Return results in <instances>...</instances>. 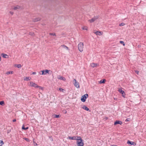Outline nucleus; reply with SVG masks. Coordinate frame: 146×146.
I'll use <instances>...</instances> for the list:
<instances>
[{
	"label": "nucleus",
	"mask_w": 146,
	"mask_h": 146,
	"mask_svg": "<svg viewBox=\"0 0 146 146\" xmlns=\"http://www.w3.org/2000/svg\"><path fill=\"white\" fill-rule=\"evenodd\" d=\"M77 144L78 146H83L84 145L83 140L80 136L78 137Z\"/></svg>",
	"instance_id": "1"
},
{
	"label": "nucleus",
	"mask_w": 146,
	"mask_h": 146,
	"mask_svg": "<svg viewBox=\"0 0 146 146\" xmlns=\"http://www.w3.org/2000/svg\"><path fill=\"white\" fill-rule=\"evenodd\" d=\"M84 44L82 42H80L78 45V48L80 52H82L83 51Z\"/></svg>",
	"instance_id": "2"
},
{
	"label": "nucleus",
	"mask_w": 146,
	"mask_h": 146,
	"mask_svg": "<svg viewBox=\"0 0 146 146\" xmlns=\"http://www.w3.org/2000/svg\"><path fill=\"white\" fill-rule=\"evenodd\" d=\"M88 97V94H86L82 96L81 99V101L82 102H84L86 101V99Z\"/></svg>",
	"instance_id": "3"
},
{
	"label": "nucleus",
	"mask_w": 146,
	"mask_h": 146,
	"mask_svg": "<svg viewBox=\"0 0 146 146\" xmlns=\"http://www.w3.org/2000/svg\"><path fill=\"white\" fill-rule=\"evenodd\" d=\"M72 82L74 86L77 88H80L79 84L78 82H77L75 79H74L73 81Z\"/></svg>",
	"instance_id": "4"
},
{
	"label": "nucleus",
	"mask_w": 146,
	"mask_h": 146,
	"mask_svg": "<svg viewBox=\"0 0 146 146\" xmlns=\"http://www.w3.org/2000/svg\"><path fill=\"white\" fill-rule=\"evenodd\" d=\"M30 84L29 85V86L34 87L35 88H38V86L36 84L33 83L32 82H30Z\"/></svg>",
	"instance_id": "5"
},
{
	"label": "nucleus",
	"mask_w": 146,
	"mask_h": 146,
	"mask_svg": "<svg viewBox=\"0 0 146 146\" xmlns=\"http://www.w3.org/2000/svg\"><path fill=\"white\" fill-rule=\"evenodd\" d=\"M99 17L98 16H94V17L92 18L90 20H89V21L91 23L93 22H94L96 20L98 19L99 18Z\"/></svg>",
	"instance_id": "6"
},
{
	"label": "nucleus",
	"mask_w": 146,
	"mask_h": 146,
	"mask_svg": "<svg viewBox=\"0 0 146 146\" xmlns=\"http://www.w3.org/2000/svg\"><path fill=\"white\" fill-rule=\"evenodd\" d=\"M50 71V70H43L41 71L42 73L40 74L41 75H45L47 74H48L49 73V72Z\"/></svg>",
	"instance_id": "7"
},
{
	"label": "nucleus",
	"mask_w": 146,
	"mask_h": 146,
	"mask_svg": "<svg viewBox=\"0 0 146 146\" xmlns=\"http://www.w3.org/2000/svg\"><path fill=\"white\" fill-rule=\"evenodd\" d=\"M78 139V137H75V136H73L71 137L70 136H69L67 139H70L72 140H77V139Z\"/></svg>",
	"instance_id": "8"
},
{
	"label": "nucleus",
	"mask_w": 146,
	"mask_h": 146,
	"mask_svg": "<svg viewBox=\"0 0 146 146\" xmlns=\"http://www.w3.org/2000/svg\"><path fill=\"white\" fill-rule=\"evenodd\" d=\"M119 92L122 94V96L125 98V93L124 91L122 90L121 89H119Z\"/></svg>",
	"instance_id": "9"
},
{
	"label": "nucleus",
	"mask_w": 146,
	"mask_h": 146,
	"mask_svg": "<svg viewBox=\"0 0 146 146\" xmlns=\"http://www.w3.org/2000/svg\"><path fill=\"white\" fill-rule=\"evenodd\" d=\"M127 143L128 144L130 145H133L134 146H135L136 145V143L134 142L131 141L129 140L127 141Z\"/></svg>",
	"instance_id": "10"
},
{
	"label": "nucleus",
	"mask_w": 146,
	"mask_h": 146,
	"mask_svg": "<svg viewBox=\"0 0 146 146\" xmlns=\"http://www.w3.org/2000/svg\"><path fill=\"white\" fill-rule=\"evenodd\" d=\"M57 78L58 79L62 80L63 81H65L66 80V79L65 78L60 76H58Z\"/></svg>",
	"instance_id": "11"
},
{
	"label": "nucleus",
	"mask_w": 146,
	"mask_h": 146,
	"mask_svg": "<svg viewBox=\"0 0 146 146\" xmlns=\"http://www.w3.org/2000/svg\"><path fill=\"white\" fill-rule=\"evenodd\" d=\"M122 123V122L121 121L117 120L114 122V125H116L117 124H119L120 125H121Z\"/></svg>",
	"instance_id": "12"
},
{
	"label": "nucleus",
	"mask_w": 146,
	"mask_h": 146,
	"mask_svg": "<svg viewBox=\"0 0 146 146\" xmlns=\"http://www.w3.org/2000/svg\"><path fill=\"white\" fill-rule=\"evenodd\" d=\"M95 34L97 35L100 36L102 35V32L99 31H97L96 32H95Z\"/></svg>",
	"instance_id": "13"
},
{
	"label": "nucleus",
	"mask_w": 146,
	"mask_h": 146,
	"mask_svg": "<svg viewBox=\"0 0 146 146\" xmlns=\"http://www.w3.org/2000/svg\"><path fill=\"white\" fill-rule=\"evenodd\" d=\"M1 55L2 57L5 58H9V56L5 54L2 53L1 54Z\"/></svg>",
	"instance_id": "14"
},
{
	"label": "nucleus",
	"mask_w": 146,
	"mask_h": 146,
	"mask_svg": "<svg viewBox=\"0 0 146 146\" xmlns=\"http://www.w3.org/2000/svg\"><path fill=\"white\" fill-rule=\"evenodd\" d=\"M98 65L97 63H92L91 64V66L93 68L96 67Z\"/></svg>",
	"instance_id": "15"
},
{
	"label": "nucleus",
	"mask_w": 146,
	"mask_h": 146,
	"mask_svg": "<svg viewBox=\"0 0 146 146\" xmlns=\"http://www.w3.org/2000/svg\"><path fill=\"white\" fill-rule=\"evenodd\" d=\"M82 108L87 111H88L89 110V109L85 105L84 106L82 107Z\"/></svg>",
	"instance_id": "16"
},
{
	"label": "nucleus",
	"mask_w": 146,
	"mask_h": 146,
	"mask_svg": "<svg viewBox=\"0 0 146 146\" xmlns=\"http://www.w3.org/2000/svg\"><path fill=\"white\" fill-rule=\"evenodd\" d=\"M40 18H35L33 19V21L35 22H37L40 20Z\"/></svg>",
	"instance_id": "17"
},
{
	"label": "nucleus",
	"mask_w": 146,
	"mask_h": 146,
	"mask_svg": "<svg viewBox=\"0 0 146 146\" xmlns=\"http://www.w3.org/2000/svg\"><path fill=\"white\" fill-rule=\"evenodd\" d=\"M106 81V80L105 79H102L100 81V83H104Z\"/></svg>",
	"instance_id": "18"
},
{
	"label": "nucleus",
	"mask_w": 146,
	"mask_h": 146,
	"mask_svg": "<svg viewBox=\"0 0 146 146\" xmlns=\"http://www.w3.org/2000/svg\"><path fill=\"white\" fill-rule=\"evenodd\" d=\"M29 129L28 127H24V125H23L22 126V129L24 130H27V129Z\"/></svg>",
	"instance_id": "19"
},
{
	"label": "nucleus",
	"mask_w": 146,
	"mask_h": 146,
	"mask_svg": "<svg viewBox=\"0 0 146 146\" xmlns=\"http://www.w3.org/2000/svg\"><path fill=\"white\" fill-rule=\"evenodd\" d=\"M31 79V78L30 77H26V78L24 79L25 80H29Z\"/></svg>",
	"instance_id": "20"
},
{
	"label": "nucleus",
	"mask_w": 146,
	"mask_h": 146,
	"mask_svg": "<svg viewBox=\"0 0 146 146\" xmlns=\"http://www.w3.org/2000/svg\"><path fill=\"white\" fill-rule=\"evenodd\" d=\"M15 66L18 68H19L21 67V65L20 64H17L15 65Z\"/></svg>",
	"instance_id": "21"
},
{
	"label": "nucleus",
	"mask_w": 146,
	"mask_h": 146,
	"mask_svg": "<svg viewBox=\"0 0 146 146\" xmlns=\"http://www.w3.org/2000/svg\"><path fill=\"white\" fill-rule=\"evenodd\" d=\"M62 46L64 48H66L67 50L68 49L69 50V49L68 48V47L65 45H62L61 46Z\"/></svg>",
	"instance_id": "22"
},
{
	"label": "nucleus",
	"mask_w": 146,
	"mask_h": 146,
	"mask_svg": "<svg viewBox=\"0 0 146 146\" xmlns=\"http://www.w3.org/2000/svg\"><path fill=\"white\" fill-rule=\"evenodd\" d=\"M13 71H9V72H7V74H13Z\"/></svg>",
	"instance_id": "23"
},
{
	"label": "nucleus",
	"mask_w": 146,
	"mask_h": 146,
	"mask_svg": "<svg viewBox=\"0 0 146 146\" xmlns=\"http://www.w3.org/2000/svg\"><path fill=\"white\" fill-rule=\"evenodd\" d=\"M4 144V143L2 140L0 141V146H2Z\"/></svg>",
	"instance_id": "24"
},
{
	"label": "nucleus",
	"mask_w": 146,
	"mask_h": 146,
	"mask_svg": "<svg viewBox=\"0 0 146 146\" xmlns=\"http://www.w3.org/2000/svg\"><path fill=\"white\" fill-rule=\"evenodd\" d=\"M19 8H20L19 6H17L16 7H14V10H15L17 9H19Z\"/></svg>",
	"instance_id": "25"
},
{
	"label": "nucleus",
	"mask_w": 146,
	"mask_h": 146,
	"mask_svg": "<svg viewBox=\"0 0 146 146\" xmlns=\"http://www.w3.org/2000/svg\"><path fill=\"white\" fill-rule=\"evenodd\" d=\"M119 43L120 44H122L123 46H125V44L124 43V42L122 41H119Z\"/></svg>",
	"instance_id": "26"
},
{
	"label": "nucleus",
	"mask_w": 146,
	"mask_h": 146,
	"mask_svg": "<svg viewBox=\"0 0 146 146\" xmlns=\"http://www.w3.org/2000/svg\"><path fill=\"white\" fill-rule=\"evenodd\" d=\"M29 35L32 36H33L34 35V33L32 32H30L29 33Z\"/></svg>",
	"instance_id": "27"
},
{
	"label": "nucleus",
	"mask_w": 146,
	"mask_h": 146,
	"mask_svg": "<svg viewBox=\"0 0 146 146\" xmlns=\"http://www.w3.org/2000/svg\"><path fill=\"white\" fill-rule=\"evenodd\" d=\"M4 104V102L3 101H0V105H2Z\"/></svg>",
	"instance_id": "28"
},
{
	"label": "nucleus",
	"mask_w": 146,
	"mask_h": 146,
	"mask_svg": "<svg viewBox=\"0 0 146 146\" xmlns=\"http://www.w3.org/2000/svg\"><path fill=\"white\" fill-rule=\"evenodd\" d=\"M82 29L83 30H87V29L86 27H82Z\"/></svg>",
	"instance_id": "29"
},
{
	"label": "nucleus",
	"mask_w": 146,
	"mask_h": 146,
	"mask_svg": "<svg viewBox=\"0 0 146 146\" xmlns=\"http://www.w3.org/2000/svg\"><path fill=\"white\" fill-rule=\"evenodd\" d=\"M49 35H51L56 36L55 34L54 33H50Z\"/></svg>",
	"instance_id": "30"
},
{
	"label": "nucleus",
	"mask_w": 146,
	"mask_h": 146,
	"mask_svg": "<svg viewBox=\"0 0 146 146\" xmlns=\"http://www.w3.org/2000/svg\"><path fill=\"white\" fill-rule=\"evenodd\" d=\"M124 25H125V23H120L119 24V26H124Z\"/></svg>",
	"instance_id": "31"
},
{
	"label": "nucleus",
	"mask_w": 146,
	"mask_h": 146,
	"mask_svg": "<svg viewBox=\"0 0 146 146\" xmlns=\"http://www.w3.org/2000/svg\"><path fill=\"white\" fill-rule=\"evenodd\" d=\"M33 142L34 143V145L35 146H37V144L36 143L34 140H33Z\"/></svg>",
	"instance_id": "32"
},
{
	"label": "nucleus",
	"mask_w": 146,
	"mask_h": 146,
	"mask_svg": "<svg viewBox=\"0 0 146 146\" xmlns=\"http://www.w3.org/2000/svg\"><path fill=\"white\" fill-rule=\"evenodd\" d=\"M59 117V115H56L54 116L55 118H58Z\"/></svg>",
	"instance_id": "33"
},
{
	"label": "nucleus",
	"mask_w": 146,
	"mask_h": 146,
	"mask_svg": "<svg viewBox=\"0 0 146 146\" xmlns=\"http://www.w3.org/2000/svg\"><path fill=\"white\" fill-rule=\"evenodd\" d=\"M59 90L61 91L62 92H63V91L64 90L62 88H59Z\"/></svg>",
	"instance_id": "34"
},
{
	"label": "nucleus",
	"mask_w": 146,
	"mask_h": 146,
	"mask_svg": "<svg viewBox=\"0 0 146 146\" xmlns=\"http://www.w3.org/2000/svg\"><path fill=\"white\" fill-rule=\"evenodd\" d=\"M38 88L39 89H41L42 90H43V88L40 86H38Z\"/></svg>",
	"instance_id": "35"
},
{
	"label": "nucleus",
	"mask_w": 146,
	"mask_h": 146,
	"mask_svg": "<svg viewBox=\"0 0 146 146\" xmlns=\"http://www.w3.org/2000/svg\"><path fill=\"white\" fill-rule=\"evenodd\" d=\"M130 121V119L129 118H127L126 119L125 121L126 122L127 121Z\"/></svg>",
	"instance_id": "36"
},
{
	"label": "nucleus",
	"mask_w": 146,
	"mask_h": 146,
	"mask_svg": "<svg viewBox=\"0 0 146 146\" xmlns=\"http://www.w3.org/2000/svg\"><path fill=\"white\" fill-rule=\"evenodd\" d=\"M26 140V141H29V140L28 139V138H24Z\"/></svg>",
	"instance_id": "37"
},
{
	"label": "nucleus",
	"mask_w": 146,
	"mask_h": 146,
	"mask_svg": "<svg viewBox=\"0 0 146 146\" xmlns=\"http://www.w3.org/2000/svg\"><path fill=\"white\" fill-rule=\"evenodd\" d=\"M135 72L137 74H138L139 73V71L137 70H135Z\"/></svg>",
	"instance_id": "38"
},
{
	"label": "nucleus",
	"mask_w": 146,
	"mask_h": 146,
	"mask_svg": "<svg viewBox=\"0 0 146 146\" xmlns=\"http://www.w3.org/2000/svg\"><path fill=\"white\" fill-rule=\"evenodd\" d=\"M10 13L12 15H13V12L12 11H10Z\"/></svg>",
	"instance_id": "39"
},
{
	"label": "nucleus",
	"mask_w": 146,
	"mask_h": 146,
	"mask_svg": "<svg viewBox=\"0 0 146 146\" xmlns=\"http://www.w3.org/2000/svg\"><path fill=\"white\" fill-rule=\"evenodd\" d=\"M36 74V73L35 72H33V73L32 74Z\"/></svg>",
	"instance_id": "40"
},
{
	"label": "nucleus",
	"mask_w": 146,
	"mask_h": 146,
	"mask_svg": "<svg viewBox=\"0 0 146 146\" xmlns=\"http://www.w3.org/2000/svg\"><path fill=\"white\" fill-rule=\"evenodd\" d=\"M16 121V119H13V122H15V121Z\"/></svg>",
	"instance_id": "41"
},
{
	"label": "nucleus",
	"mask_w": 146,
	"mask_h": 146,
	"mask_svg": "<svg viewBox=\"0 0 146 146\" xmlns=\"http://www.w3.org/2000/svg\"><path fill=\"white\" fill-rule=\"evenodd\" d=\"M117 98H114V100H117Z\"/></svg>",
	"instance_id": "42"
},
{
	"label": "nucleus",
	"mask_w": 146,
	"mask_h": 146,
	"mask_svg": "<svg viewBox=\"0 0 146 146\" xmlns=\"http://www.w3.org/2000/svg\"><path fill=\"white\" fill-rule=\"evenodd\" d=\"M66 110L65 111H64V113H66Z\"/></svg>",
	"instance_id": "43"
},
{
	"label": "nucleus",
	"mask_w": 146,
	"mask_h": 146,
	"mask_svg": "<svg viewBox=\"0 0 146 146\" xmlns=\"http://www.w3.org/2000/svg\"><path fill=\"white\" fill-rule=\"evenodd\" d=\"M108 119V117H106V119Z\"/></svg>",
	"instance_id": "44"
}]
</instances>
